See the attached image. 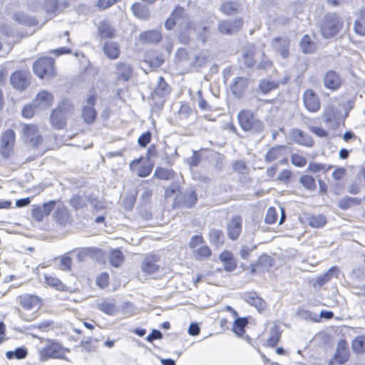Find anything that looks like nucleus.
Segmentation results:
<instances>
[{
    "label": "nucleus",
    "instance_id": "f257e3e1",
    "mask_svg": "<svg viewBox=\"0 0 365 365\" xmlns=\"http://www.w3.org/2000/svg\"><path fill=\"white\" fill-rule=\"evenodd\" d=\"M73 106L66 99L61 101L59 105L53 110L50 115L51 125L56 129H63L66 125L67 118L73 114Z\"/></svg>",
    "mask_w": 365,
    "mask_h": 365
},
{
    "label": "nucleus",
    "instance_id": "f03ea898",
    "mask_svg": "<svg viewBox=\"0 0 365 365\" xmlns=\"http://www.w3.org/2000/svg\"><path fill=\"white\" fill-rule=\"evenodd\" d=\"M343 22L335 14H328L324 16L321 24L322 36L329 38L336 35L341 29Z\"/></svg>",
    "mask_w": 365,
    "mask_h": 365
},
{
    "label": "nucleus",
    "instance_id": "7ed1b4c3",
    "mask_svg": "<svg viewBox=\"0 0 365 365\" xmlns=\"http://www.w3.org/2000/svg\"><path fill=\"white\" fill-rule=\"evenodd\" d=\"M21 127L22 139L26 143L34 148L41 144L43 136L36 125L23 123Z\"/></svg>",
    "mask_w": 365,
    "mask_h": 365
},
{
    "label": "nucleus",
    "instance_id": "20e7f679",
    "mask_svg": "<svg viewBox=\"0 0 365 365\" xmlns=\"http://www.w3.org/2000/svg\"><path fill=\"white\" fill-rule=\"evenodd\" d=\"M33 70L40 78L52 77L55 74L53 60L48 57L38 58L34 62Z\"/></svg>",
    "mask_w": 365,
    "mask_h": 365
},
{
    "label": "nucleus",
    "instance_id": "39448f33",
    "mask_svg": "<svg viewBox=\"0 0 365 365\" xmlns=\"http://www.w3.org/2000/svg\"><path fill=\"white\" fill-rule=\"evenodd\" d=\"M68 349L63 348L60 344L49 341L39 351L41 361H46L49 358L66 359V353Z\"/></svg>",
    "mask_w": 365,
    "mask_h": 365
},
{
    "label": "nucleus",
    "instance_id": "423d86ee",
    "mask_svg": "<svg viewBox=\"0 0 365 365\" xmlns=\"http://www.w3.org/2000/svg\"><path fill=\"white\" fill-rule=\"evenodd\" d=\"M237 119L241 128L245 131H250L254 128H262V122L254 118L250 110H242L237 115Z\"/></svg>",
    "mask_w": 365,
    "mask_h": 365
},
{
    "label": "nucleus",
    "instance_id": "0eeeda50",
    "mask_svg": "<svg viewBox=\"0 0 365 365\" xmlns=\"http://www.w3.org/2000/svg\"><path fill=\"white\" fill-rule=\"evenodd\" d=\"M16 134L11 129L6 130L1 135L0 152L3 157L7 158L13 151L15 144Z\"/></svg>",
    "mask_w": 365,
    "mask_h": 365
},
{
    "label": "nucleus",
    "instance_id": "6e6552de",
    "mask_svg": "<svg viewBox=\"0 0 365 365\" xmlns=\"http://www.w3.org/2000/svg\"><path fill=\"white\" fill-rule=\"evenodd\" d=\"M96 101V96L95 94H90L86 101V104L83 106L81 110V116L84 122L87 124L93 123L96 118V110L94 108V106Z\"/></svg>",
    "mask_w": 365,
    "mask_h": 365
},
{
    "label": "nucleus",
    "instance_id": "1a4fd4ad",
    "mask_svg": "<svg viewBox=\"0 0 365 365\" xmlns=\"http://www.w3.org/2000/svg\"><path fill=\"white\" fill-rule=\"evenodd\" d=\"M303 103L305 108L311 113L319 110L321 103L317 93L312 89H307L302 95Z\"/></svg>",
    "mask_w": 365,
    "mask_h": 365
},
{
    "label": "nucleus",
    "instance_id": "9d476101",
    "mask_svg": "<svg viewBox=\"0 0 365 365\" xmlns=\"http://www.w3.org/2000/svg\"><path fill=\"white\" fill-rule=\"evenodd\" d=\"M18 302L25 310L38 309L41 304V299L32 294L25 293L17 297Z\"/></svg>",
    "mask_w": 365,
    "mask_h": 365
},
{
    "label": "nucleus",
    "instance_id": "9b49d317",
    "mask_svg": "<svg viewBox=\"0 0 365 365\" xmlns=\"http://www.w3.org/2000/svg\"><path fill=\"white\" fill-rule=\"evenodd\" d=\"M11 85L20 91L25 90L30 83V73L25 71H17L10 77Z\"/></svg>",
    "mask_w": 365,
    "mask_h": 365
},
{
    "label": "nucleus",
    "instance_id": "f8f14e48",
    "mask_svg": "<svg viewBox=\"0 0 365 365\" xmlns=\"http://www.w3.org/2000/svg\"><path fill=\"white\" fill-rule=\"evenodd\" d=\"M159 257L154 255H148L141 262V270L146 274H154L159 272Z\"/></svg>",
    "mask_w": 365,
    "mask_h": 365
},
{
    "label": "nucleus",
    "instance_id": "ddd939ff",
    "mask_svg": "<svg viewBox=\"0 0 365 365\" xmlns=\"http://www.w3.org/2000/svg\"><path fill=\"white\" fill-rule=\"evenodd\" d=\"M242 25V19H237L234 21H222L218 25V30L222 34L231 35L238 32Z\"/></svg>",
    "mask_w": 365,
    "mask_h": 365
},
{
    "label": "nucleus",
    "instance_id": "4468645a",
    "mask_svg": "<svg viewBox=\"0 0 365 365\" xmlns=\"http://www.w3.org/2000/svg\"><path fill=\"white\" fill-rule=\"evenodd\" d=\"M36 106L40 111L48 109L53 102V96L51 93L42 90L38 93L34 99Z\"/></svg>",
    "mask_w": 365,
    "mask_h": 365
},
{
    "label": "nucleus",
    "instance_id": "2eb2a0df",
    "mask_svg": "<svg viewBox=\"0 0 365 365\" xmlns=\"http://www.w3.org/2000/svg\"><path fill=\"white\" fill-rule=\"evenodd\" d=\"M242 218L239 215L232 217L227 222V232L228 237L232 240H236L242 231Z\"/></svg>",
    "mask_w": 365,
    "mask_h": 365
},
{
    "label": "nucleus",
    "instance_id": "dca6fc26",
    "mask_svg": "<svg viewBox=\"0 0 365 365\" xmlns=\"http://www.w3.org/2000/svg\"><path fill=\"white\" fill-rule=\"evenodd\" d=\"M54 200L43 203L41 206H37L32 210V217L35 220L41 222L46 216H48L54 208Z\"/></svg>",
    "mask_w": 365,
    "mask_h": 365
},
{
    "label": "nucleus",
    "instance_id": "f3484780",
    "mask_svg": "<svg viewBox=\"0 0 365 365\" xmlns=\"http://www.w3.org/2000/svg\"><path fill=\"white\" fill-rule=\"evenodd\" d=\"M249 84V79L245 77H236L230 86L232 93L236 98H241L244 96Z\"/></svg>",
    "mask_w": 365,
    "mask_h": 365
},
{
    "label": "nucleus",
    "instance_id": "a211bd4d",
    "mask_svg": "<svg viewBox=\"0 0 365 365\" xmlns=\"http://www.w3.org/2000/svg\"><path fill=\"white\" fill-rule=\"evenodd\" d=\"M290 138L296 143L307 147L312 146V138L298 128H293L290 131Z\"/></svg>",
    "mask_w": 365,
    "mask_h": 365
},
{
    "label": "nucleus",
    "instance_id": "6ab92c4d",
    "mask_svg": "<svg viewBox=\"0 0 365 365\" xmlns=\"http://www.w3.org/2000/svg\"><path fill=\"white\" fill-rule=\"evenodd\" d=\"M242 299L247 304L255 307L258 311L264 310L266 308V302L256 292L245 293Z\"/></svg>",
    "mask_w": 365,
    "mask_h": 365
},
{
    "label": "nucleus",
    "instance_id": "aec40b11",
    "mask_svg": "<svg viewBox=\"0 0 365 365\" xmlns=\"http://www.w3.org/2000/svg\"><path fill=\"white\" fill-rule=\"evenodd\" d=\"M324 85L327 88L336 90L341 86V78L334 71H329L324 77Z\"/></svg>",
    "mask_w": 365,
    "mask_h": 365
},
{
    "label": "nucleus",
    "instance_id": "412c9836",
    "mask_svg": "<svg viewBox=\"0 0 365 365\" xmlns=\"http://www.w3.org/2000/svg\"><path fill=\"white\" fill-rule=\"evenodd\" d=\"M115 73L118 81L125 82L130 79L132 75V68L129 64L120 62L116 64Z\"/></svg>",
    "mask_w": 365,
    "mask_h": 365
},
{
    "label": "nucleus",
    "instance_id": "4be33fe9",
    "mask_svg": "<svg viewBox=\"0 0 365 365\" xmlns=\"http://www.w3.org/2000/svg\"><path fill=\"white\" fill-rule=\"evenodd\" d=\"M273 48L279 52L284 58L289 56V41L287 38H276L273 41Z\"/></svg>",
    "mask_w": 365,
    "mask_h": 365
},
{
    "label": "nucleus",
    "instance_id": "5701e85b",
    "mask_svg": "<svg viewBox=\"0 0 365 365\" xmlns=\"http://www.w3.org/2000/svg\"><path fill=\"white\" fill-rule=\"evenodd\" d=\"M219 259L223 263L225 270L232 272L236 269L237 264L233 257V255L230 251H223L220 255Z\"/></svg>",
    "mask_w": 365,
    "mask_h": 365
},
{
    "label": "nucleus",
    "instance_id": "b1692460",
    "mask_svg": "<svg viewBox=\"0 0 365 365\" xmlns=\"http://www.w3.org/2000/svg\"><path fill=\"white\" fill-rule=\"evenodd\" d=\"M103 52L110 59H116L120 56V46L118 43L106 41L103 45Z\"/></svg>",
    "mask_w": 365,
    "mask_h": 365
},
{
    "label": "nucleus",
    "instance_id": "393cba45",
    "mask_svg": "<svg viewBox=\"0 0 365 365\" xmlns=\"http://www.w3.org/2000/svg\"><path fill=\"white\" fill-rule=\"evenodd\" d=\"M15 21L26 26H35L38 24L35 17L27 15L23 11H17L13 14Z\"/></svg>",
    "mask_w": 365,
    "mask_h": 365
},
{
    "label": "nucleus",
    "instance_id": "a878e982",
    "mask_svg": "<svg viewBox=\"0 0 365 365\" xmlns=\"http://www.w3.org/2000/svg\"><path fill=\"white\" fill-rule=\"evenodd\" d=\"M339 270L337 267L334 266L330 267L325 273L319 275L317 279L316 284L319 287H322L325 283L329 282L332 277H338Z\"/></svg>",
    "mask_w": 365,
    "mask_h": 365
},
{
    "label": "nucleus",
    "instance_id": "bb28decb",
    "mask_svg": "<svg viewBox=\"0 0 365 365\" xmlns=\"http://www.w3.org/2000/svg\"><path fill=\"white\" fill-rule=\"evenodd\" d=\"M284 150L285 147L283 145H277L271 148L264 156L265 161L271 163L283 157Z\"/></svg>",
    "mask_w": 365,
    "mask_h": 365
},
{
    "label": "nucleus",
    "instance_id": "cd10ccee",
    "mask_svg": "<svg viewBox=\"0 0 365 365\" xmlns=\"http://www.w3.org/2000/svg\"><path fill=\"white\" fill-rule=\"evenodd\" d=\"M115 29L107 21L101 22L98 26V34L101 38H108L115 36Z\"/></svg>",
    "mask_w": 365,
    "mask_h": 365
},
{
    "label": "nucleus",
    "instance_id": "c85d7f7f",
    "mask_svg": "<svg viewBox=\"0 0 365 365\" xmlns=\"http://www.w3.org/2000/svg\"><path fill=\"white\" fill-rule=\"evenodd\" d=\"M71 205L75 209H81L88 205V203L93 204V201L91 200V198L87 196H81L79 195H74L71 199Z\"/></svg>",
    "mask_w": 365,
    "mask_h": 365
},
{
    "label": "nucleus",
    "instance_id": "c756f323",
    "mask_svg": "<svg viewBox=\"0 0 365 365\" xmlns=\"http://www.w3.org/2000/svg\"><path fill=\"white\" fill-rule=\"evenodd\" d=\"M248 324L246 317H237L232 325V331L238 336H242L245 334V327Z\"/></svg>",
    "mask_w": 365,
    "mask_h": 365
},
{
    "label": "nucleus",
    "instance_id": "7c9ffc66",
    "mask_svg": "<svg viewBox=\"0 0 365 365\" xmlns=\"http://www.w3.org/2000/svg\"><path fill=\"white\" fill-rule=\"evenodd\" d=\"M354 29L356 34L365 36V8L360 11L359 17L354 23Z\"/></svg>",
    "mask_w": 365,
    "mask_h": 365
},
{
    "label": "nucleus",
    "instance_id": "2f4dec72",
    "mask_svg": "<svg viewBox=\"0 0 365 365\" xmlns=\"http://www.w3.org/2000/svg\"><path fill=\"white\" fill-rule=\"evenodd\" d=\"M279 83L270 79H262L259 84V88L263 94H267L272 90L277 88Z\"/></svg>",
    "mask_w": 365,
    "mask_h": 365
},
{
    "label": "nucleus",
    "instance_id": "473e14b6",
    "mask_svg": "<svg viewBox=\"0 0 365 365\" xmlns=\"http://www.w3.org/2000/svg\"><path fill=\"white\" fill-rule=\"evenodd\" d=\"M125 259L124 255L118 249L113 250L109 256L110 264L115 267H118L121 265Z\"/></svg>",
    "mask_w": 365,
    "mask_h": 365
},
{
    "label": "nucleus",
    "instance_id": "72a5a7b5",
    "mask_svg": "<svg viewBox=\"0 0 365 365\" xmlns=\"http://www.w3.org/2000/svg\"><path fill=\"white\" fill-rule=\"evenodd\" d=\"M131 10L133 14L138 19H147L149 17L148 9L140 4L135 3L133 4Z\"/></svg>",
    "mask_w": 365,
    "mask_h": 365
},
{
    "label": "nucleus",
    "instance_id": "f704fd0d",
    "mask_svg": "<svg viewBox=\"0 0 365 365\" xmlns=\"http://www.w3.org/2000/svg\"><path fill=\"white\" fill-rule=\"evenodd\" d=\"M98 308L108 315H115L118 312V309L115 302L112 300L104 301L98 304Z\"/></svg>",
    "mask_w": 365,
    "mask_h": 365
},
{
    "label": "nucleus",
    "instance_id": "c9c22d12",
    "mask_svg": "<svg viewBox=\"0 0 365 365\" xmlns=\"http://www.w3.org/2000/svg\"><path fill=\"white\" fill-rule=\"evenodd\" d=\"M323 120L331 125L334 121L336 120V109L332 105H327L323 113Z\"/></svg>",
    "mask_w": 365,
    "mask_h": 365
},
{
    "label": "nucleus",
    "instance_id": "e433bc0d",
    "mask_svg": "<svg viewBox=\"0 0 365 365\" xmlns=\"http://www.w3.org/2000/svg\"><path fill=\"white\" fill-rule=\"evenodd\" d=\"M161 38V34L158 31H149L140 34V39L148 43L158 42Z\"/></svg>",
    "mask_w": 365,
    "mask_h": 365
},
{
    "label": "nucleus",
    "instance_id": "4c0bfd02",
    "mask_svg": "<svg viewBox=\"0 0 365 365\" xmlns=\"http://www.w3.org/2000/svg\"><path fill=\"white\" fill-rule=\"evenodd\" d=\"M210 242L215 246H220L224 242V235L222 230L212 229L209 233Z\"/></svg>",
    "mask_w": 365,
    "mask_h": 365
},
{
    "label": "nucleus",
    "instance_id": "58836bf2",
    "mask_svg": "<svg viewBox=\"0 0 365 365\" xmlns=\"http://www.w3.org/2000/svg\"><path fill=\"white\" fill-rule=\"evenodd\" d=\"M170 88L164 78L160 76L158 79V86L155 88V93L160 96H165L170 93Z\"/></svg>",
    "mask_w": 365,
    "mask_h": 365
},
{
    "label": "nucleus",
    "instance_id": "ea45409f",
    "mask_svg": "<svg viewBox=\"0 0 365 365\" xmlns=\"http://www.w3.org/2000/svg\"><path fill=\"white\" fill-rule=\"evenodd\" d=\"M187 28L188 31H193L194 32H198L201 41L205 43L207 40L206 36H205L202 33H205L207 30V26H199L196 24L194 21H190L187 24Z\"/></svg>",
    "mask_w": 365,
    "mask_h": 365
},
{
    "label": "nucleus",
    "instance_id": "a19ab883",
    "mask_svg": "<svg viewBox=\"0 0 365 365\" xmlns=\"http://www.w3.org/2000/svg\"><path fill=\"white\" fill-rule=\"evenodd\" d=\"M351 348L357 354L365 352V336H356L351 342Z\"/></svg>",
    "mask_w": 365,
    "mask_h": 365
},
{
    "label": "nucleus",
    "instance_id": "79ce46f5",
    "mask_svg": "<svg viewBox=\"0 0 365 365\" xmlns=\"http://www.w3.org/2000/svg\"><path fill=\"white\" fill-rule=\"evenodd\" d=\"M211 250L208 246L203 245L193 251L194 257L197 260H202L211 255Z\"/></svg>",
    "mask_w": 365,
    "mask_h": 365
},
{
    "label": "nucleus",
    "instance_id": "37998d69",
    "mask_svg": "<svg viewBox=\"0 0 365 365\" xmlns=\"http://www.w3.org/2000/svg\"><path fill=\"white\" fill-rule=\"evenodd\" d=\"M255 48L253 46L247 47L242 54L244 62L247 67H252L255 61L254 60Z\"/></svg>",
    "mask_w": 365,
    "mask_h": 365
},
{
    "label": "nucleus",
    "instance_id": "c03bdc74",
    "mask_svg": "<svg viewBox=\"0 0 365 365\" xmlns=\"http://www.w3.org/2000/svg\"><path fill=\"white\" fill-rule=\"evenodd\" d=\"M173 175L172 170L164 168H158L155 171V176L160 180H170L173 178Z\"/></svg>",
    "mask_w": 365,
    "mask_h": 365
},
{
    "label": "nucleus",
    "instance_id": "a18cd8bd",
    "mask_svg": "<svg viewBox=\"0 0 365 365\" xmlns=\"http://www.w3.org/2000/svg\"><path fill=\"white\" fill-rule=\"evenodd\" d=\"M40 110L36 106V104L33 101L32 103L26 104L22 109L21 114L24 118H32L37 112Z\"/></svg>",
    "mask_w": 365,
    "mask_h": 365
},
{
    "label": "nucleus",
    "instance_id": "49530a36",
    "mask_svg": "<svg viewBox=\"0 0 365 365\" xmlns=\"http://www.w3.org/2000/svg\"><path fill=\"white\" fill-rule=\"evenodd\" d=\"M299 182L306 189L314 190L316 188L315 180L311 175H302L299 178Z\"/></svg>",
    "mask_w": 365,
    "mask_h": 365
},
{
    "label": "nucleus",
    "instance_id": "de8ad7c7",
    "mask_svg": "<svg viewBox=\"0 0 365 365\" xmlns=\"http://www.w3.org/2000/svg\"><path fill=\"white\" fill-rule=\"evenodd\" d=\"M327 222L326 218L322 215H313L309 219V224L314 228H320L325 225Z\"/></svg>",
    "mask_w": 365,
    "mask_h": 365
},
{
    "label": "nucleus",
    "instance_id": "09e8293b",
    "mask_svg": "<svg viewBox=\"0 0 365 365\" xmlns=\"http://www.w3.org/2000/svg\"><path fill=\"white\" fill-rule=\"evenodd\" d=\"M302 51L305 53H312L314 50V43L308 35H304L300 41Z\"/></svg>",
    "mask_w": 365,
    "mask_h": 365
},
{
    "label": "nucleus",
    "instance_id": "8fccbe9b",
    "mask_svg": "<svg viewBox=\"0 0 365 365\" xmlns=\"http://www.w3.org/2000/svg\"><path fill=\"white\" fill-rule=\"evenodd\" d=\"M221 11L226 15H231L237 11V4L235 2H225L221 5Z\"/></svg>",
    "mask_w": 365,
    "mask_h": 365
},
{
    "label": "nucleus",
    "instance_id": "3c124183",
    "mask_svg": "<svg viewBox=\"0 0 365 365\" xmlns=\"http://www.w3.org/2000/svg\"><path fill=\"white\" fill-rule=\"evenodd\" d=\"M43 9L48 14H54L59 10L57 0H45Z\"/></svg>",
    "mask_w": 365,
    "mask_h": 365
},
{
    "label": "nucleus",
    "instance_id": "603ef678",
    "mask_svg": "<svg viewBox=\"0 0 365 365\" xmlns=\"http://www.w3.org/2000/svg\"><path fill=\"white\" fill-rule=\"evenodd\" d=\"M45 282L48 285L54 287L58 290L63 289V285L61 283V280L53 276L46 275Z\"/></svg>",
    "mask_w": 365,
    "mask_h": 365
},
{
    "label": "nucleus",
    "instance_id": "864d4df0",
    "mask_svg": "<svg viewBox=\"0 0 365 365\" xmlns=\"http://www.w3.org/2000/svg\"><path fill=\"white\" fill-rule=\"evenodd\" d=\"M291 162L295 166L302 168L306 165L307 160L304 156L301 155L292 154L291 156Z\"/></svg>",
    "mask_w": 365,
    "mask_h": 365
},
{
    "label": "nucleus",
    "instance_id": "5fc2aeb1",
    "mask_svg": "<svg viewBox=\"0 0 365 365\" xmlns=\"http://www.w3.org/2000/svg\"><path fill=\"white\" fill-rule=\"evenodd\" d=\"M277 219V214L274 207H269L266 213L265 222L269 225L274 224Z\"/></svg>",
    "mask_w": 365,
    "mask_h": 365
},
{
    "label": "nucleus",
    "instance_id": "6e6d98bb",
    "mask_svg": "<svg viewBox=\"0 0 365 365\" xmlns=\"http://www.w3.org/2000/svg\"><path fill=\"white\" fill-rule=\"evenodd\" d=\"M204 245V240L200 235H194L191 237L189 246L194 251L195 249Z\"/></svg>",
    "mask_w": 365,
    "mask_h": 365
},
{
    "label": "nucleus",
    "instance_id": "4d7b16f0",
    "mask_svg": "<svg viewBox=\"0 0 365 365\" xmlns=\"http://www.w3.org/2000/svg\"><path fill=\"white\" fill-rule=\"evenodd\" d=\"M197 96L198 97V107L200 108V109L206 110V111L210 110L211 107L207 103V102L203 98L202 92L201 90H199L197 92Z\"/></svg>",
    "mask_w": 365,
    "mask_h": 365
},
{
    "label": "nucleus",
    "instance_id": "13d9d810",
    "mask_svg": "<svg viewBox=\"0 0 365 365\" xmlns=\"http://www.w3.org/2000/svg\"><path fill=\"white\" fill-rule=\"evenodd\" d=\"M71 266V259L68 254H65L61 258L60 269L62 270H70Z\"/></svg>",
    "mask_w": 365,
    "mask_h": 365
},
{
    "label": "nucleus",
    "instance_id": "bf43d9fd",
    "mask_svg": "<svg viewBox=\"0 0 365 365\" xmlns=\"http://www.w3.org/2000/svg\"><path fill=\"white\" fill-rule=\"evenodd\" d=\"M184 9L180 6H177L170 16L175 20L177 24H180V21L183 17L184 15Z\"/></svg>",
    "mask_w": 365,
    "mask_h": 365
},
{
    "label": "nucleus",
    "instance_id": "052dcab7",
    "mask_svg": "<svg viewBox=\"0 0 365 365\" xmlns=\"http://www.w3.org/2000/svg\"><path fill=\"white\" fill-rule=\"evenodd\" d=\"M331 167L327 168L325 165L317 163H310L308 166V169L310 172L318 173L322 170H327Z\"/></svg>",
    "mask_w": 365,
    "mask_h": 365
},
{
    "label": "nucleus",
    "instance_id": "680f3d73",
    "mask_svg": "<svg viewBox=\"0 0 365 365\" xmlns=\"http://www.w3.org/2000/svg\"><path fill=\"white\" fill-rule=\"evenodd\" d=\"M108 274L103 272L98 276L96 280V283L101 288H104L108 284Z\"/></svg>",
    "mask_w": 365,
    "mask_h": 365
},
{
    "label": "nucleus",
    "instance_id": "e2e57ef3",
    "mask_svg": "<svg viewBox=\"0 0 365 365\" xmlns=\"http://www.w3.org/2000/svg\"><path fill=\"white\" fill-rule=\"evenodd\" d=\"M151 133L148 131L143 133L138 138V143L141 147H145L150 141Z\"/></svg>",
    "mask_w": 365,
    "mask_h": 365
},
{
    "label": "nucleus",
    "instance_id": "0e129e2a",
    "mask_svg": "<svg viewBox=\"0 0 365 365\" xmlns=\"http://www.w3.org/2000/svg\"><path fill=\"white\" fill-rule=\"evenodd\" d=\"M353 202H354V198L345 197L341 198L339 200V202L338 203V206H339V207H340L342 210H346L351 205Z\"/></svg>",
    "mask_w": 365,
    "mask_h": 365
},
{
    "label": "nucleus",
    "instance_id": "69168bd1",
    "mask_svg": "<svg viewBox=\"0 0 365 365\" xmlns=\"http://www.w3.org/2000/svg\"><path fill=\"white\" fill-rule=\"evenodd\" d=\"M280 337V334L277 332V330L274 331L271 336L267 339V344L269 346L274 347L279 342Z\"/></svg>",
    "mask_w": 365,
    "mask_h": 365
},
{
    "label": "nucleus",
    "instance_id": "338daca9",
    "mask_svg": "<svg viewBox=\"0 0 365 365\" xmlns=\"http://www.w3.org/2000/svg\"><path fill=\"white\" fill-rule=\"evenodd\" d=\"M255 246H252V247H250L247 245L242 246L240 250V255L242 259H247L248 257L250 256V252L255 249Z\"/></svg>",
    "mask_w": 365,
    "mask_h": 365
},
{
    "label": "nucleus",
    "instance_id": "774afa93",
    "mask_svg": "<svg viewBox=\"0 0 365 365\" xmlns=\"http://www.w3.org/2000/svg\"><path fill=\"white\" fill-rule=\"evenodd\" d=\"M192 112L191 108L187 104H182L179 109V115L183 118H187Z\"/></svg>",
    "mask_w": 365,
    "mask_h": 365
}]
</instances>
